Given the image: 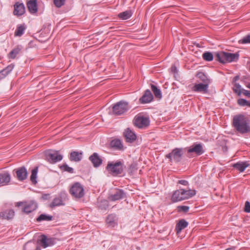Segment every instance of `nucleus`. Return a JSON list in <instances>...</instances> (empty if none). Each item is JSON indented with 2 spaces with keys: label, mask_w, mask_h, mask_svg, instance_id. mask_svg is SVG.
I'll use <instances>...</instances> for the list:
<instances>
[{
  "label": "nucleus",
  "mask_w": 250,
  "mask_h": 250,
  "mask_svg": "<svg viewBox=\"0 0 250 250\" xmlns=\"http://www.w3.org/2000/svg\"><path fill=\"white\" fill-rule=\"evenodd\" d=\"M196 77L199 78L203 83H207L209 85L211 83V80L203 72H197Z\"/></svg>",
  "instance_id": "a878e982"
},
{
  "label": "nucleus",
  "mask_w": 250,
  "mask_h": 250,
  "mask_svg": "<svg viewBox=\"0 0 250 250\" xmlns=\"http://www.w3.org/2000/svg\"><path fill=\"white\" fill-rule=\"evenodd\" d=\"M162 232L164 233L162 236H158L157 238H158L159 239H162L163 240H165L167 237L168 236V232L167 231L166 229H164L162 231Z\"/></svg>",
  "instance_id": "a18cd8bd"
},
{
  "label": "nucleus",
  "mask_w": 250,
  "mask_h": 250,
  "mask_svg": "<svg viewBox=\"0 0 250 250\" xmlns=\"http://www.w3.org/2000/svg\"><path fill=\"white\" fill-rule=\"evenodd\" d=\"M126 142L132 143L136 139V135L129 128L126 129L124 133Z\"/></svg>",
  "instance_id": "a211bd4d"
},
{
  "label": "nucleus",
  "mask_w": 250,
  "mask_h": 250,
  "mask_svg": "<svg viewBox=\"0 0 250 250\" xmlns=\"http://www.w3.org/2000/svg\"><path fill=\"white\" fill-rule=\"evenodd\" d=\"M25 29L26 26L24 24L18 25L17 28L15 32V36L21 37L24 33Z\"/></svg>",
  "instance_id": "c85d7f7f"
},
{
  "label": "nucleus",
  "mask_w": 250,
  "mask_h": 250,
  "mask_svg": "<svg viewBox=\"0 0 250 250\" xmlns=\"http://www.w3.org/2000/svg\"><path fill=\"white\" fill-rule=\"evenodd\" d=\"M14 6L13 14L14 15L20 16L22 15L25 13V7L22 3L17 2Z\"/></svg>",
  "instance_id": "2eb2a0df"
},
{
  "label": "nucleus",
  "mask_w": 250,
  "mask_h": 250,
  "mask_svg": "<svg viewBox=\"0 0 250 250\" xmlns=\"http://www.w3.org/2000/svg\"><path fill=\"white\" fill-rule=\"evenodd\" d=\"M185 151L187 152V156L192 158L194 154L200 156L205 152L203 145L201 143H195L189 147L184 148Z\"/></svg>",
  "instance_id": "20e7f679"
},
{
  "label": "nucleus",
  "mask_w": 250,
  "mask_h": 250,
  "mask_svg": "<svg viewBox=\"0 0 250 250\" xmlns=\"http://www.w3.org/2000/svg\"><path fill=\"white\" fill-rule=\"evenodd\" d=\"M179 212H187L189 210V208L186 206H179L177 207Z\"/></svg>",
  "instance_id": "37998d69"
},
{
  "label": "nucleus",
  "mask_w": 250,
  "mask_h": 250,
  "mask_svg": "<svg viewBox=\"0 0 250 250\" xmlns=\"http://www.w3.org/2000/svg\"><path fill=\"white\" fill-rule=\"evenodd\" d=\"M129 109L128 103L125 101L117 102L112 106V114L114 115H121Z\"/></svg>",
  "instance_id": "423d86ee"
},
{
  "label": "nucleus",
  "mask_w": 250,
  "mask_h": 250,
  "mask_svg": "<svg viewBox=\"0 0 250 250\" xmlns=\"http://www.w3.org/2000/svg\"><path fill=\"white\" fill-rule=\"evenodd\" d=\"M215 60L221 63L236 62L239 57L238 52L231 53L224 51H220L215 53Z\"/></svg>",
  "instance_id": "f03ea898"
},
{
  "label": "nucleus",
  "mask_w": 250,
  "mask_h": 250,
  "mask_svg": "<svg viewBox=\"0 0 250 250\" xmlns=\"http://www.w3.org/2000/svg\"><path fill=\"white\" fill-rule=\"evenodd\" d=\"M9 73L7 72L5 69H3L0 72V78H3L7 76Z\"/></svg>",
  "instance_id": "09e8293b"
},
{
  "label": "nucleus",
  "mask_w": 250,
  "mask_h": 250,
  "mask_svg": "<svg viewBox=\"0 0 250 250\" xmlns=\"http://www.w3.org/2000/svg\"><path fill=\"white\" fill-rule=\"evenodd\" d=\"M69 192L73 197L80 199L84 195L83 186L79 183H74L69 189Z\"/></svg>",
  "instance_id": "0eeeda50"
},
{
  "label": "nucleus",
  "mask_w": 250,
  "mask_h": 250,
  "mask_svg": "<svg viewBox=\"0 0 250 250\" xmlns=\"http://www.w3.org/2000/svg\"><path fill=\"white\" fill-rule=\"evenodd\" d=\"M23 250H41L34 243L28 242L24 246Z\"/></svg>",
  "instance_id": "c756f323"
},
{
  "label": "nucleus",
  "mask_w": 250,
  "mask_h": 250,
  "mask_svg": "<svg viewBox=\"0 0 250 250\" xmlns=\"http://www.w3.org/2000/svg\"><path fill=\"white\" fill-rule=\"evenodd\" d=\"M89 159L94 167H98L102 164V160L97 153H94L89 157Z\"/></svg>",
  "instance_id": "5701e85b"
},
{
  "label": "nucleus",
  "mask_w": 250,
  "mask_h": 250,
  "mask_svg": "<svg viewBox=\"0 0 250 250\" xmlns=\"http://www.w3.org/2000/svg\"><path fill=\"white\" fill-rule=\"evenodd\" d=\"M61 169L62 170L68 172L70 173H72L74 172V169L73 168L69 167L66 164H63L62 166L60 167Z\"/></svg>",
  "instance_id": "a19ab883"
},
{
  "label": "nucleus",
  "mask_w": 250,
  "mask_h": 250,
  "mask_svg": "<svg viewBox=\"0 0 250 250\" xmlns=\"http://www.w3.org/2000/svg\"><path fill=\"white\" fill-rule=\"evenodd\" d=\"M17 179L21 181L26 179L27 177L28 173L26 168L24 167H20L16 171Z\"/></svg>",
  "instance_id": "dca6fc26"
},
{
  "label": "nucleus",
  "mask_w": 250,
  "mask_h": 250,
  "mask_svg": "<svg viewBox=\"0 0 250 250\" xmlns=\"http://www.w3.org/2000/svg\"><path fill=\"white\" fill-rule=\"evenodd\" d=\"M65 0H54V4L57 7H60L64 4Z\"/></svg>",
  "instance_id": "c03bdc74"
},
{
  "label": "nucleus",
  "mask_w": 250,
  "mask_h": 250,
  "mask_svg": "<svg viewBox=\"0 0 250 250\" xmlns=\"http://www.w3.org/2000/svg\"><path fill=\"white\" fill-rule=\"evenodd\" d=\"M152 90L155 96H156V86L152 84L151 85Z\"/></svg>",
  "instance_id": "5fc2aeb1"
},
{
  "label": "nucleus",
  "mask_w": 250,
  "mask_h": 250,
  "mask_svg": "<svg viewBox=\"0 0 250 250\" xmlns=\"http://www.w3.org/2000/svg\"><path fill=\"white\" fill-rule=\"evenodd\" d=\"M158 232H159L160 233H162V232H161V230H159V231H158Z\"/></svg>",
  "instance_id": "bf43d9fd"
},
{
  "label": "nucleus",
  "mask_w": 250,
  "mask_h": 250,
  "mask_svg": "<svg viewBox=\"0 0 250 250\" xmlns=\"http://www.w3.org/2000/svg\"><path fill=\"white\" fill-rule=\"evenodd\" d=\"M202 58L205 61L210 62L213 60V55L211 52L207 51L203 54Z\"/></svg>",
  "instance_id": "f704fd0d"
},
{
  "label": "nucleus",
  "mask_w": 250,
  "mask_h": 250,
  "mask_svg": "<svg viewBox=\"0 0 250 250\" xmlns=\"http://www.w3.org/2000/svg\"><path fill=\"white\" fill-rule=\"evenodd\" d=\"M14 66L13 65H8L7 67H6L4 69L7 71L8 73H10L13 69Z\"/></svg>",
  "instance_id": "603ef678"
},
{
  "label": "nucleus",
  "mask_w": 250,
  "mask_h": 250,
  "mask_svg": "<svg viewBox=\"0 0 250 250\" xmlns=\"http://www.w3.org/2000/svg\"><path fill=\"white\" fill-rule=\"evenodd\" d=\"M125 193L122 189H116L108 197V199L112 201H115L125 198Z\"/></svg>",
  "instance_id": "f8f14e48"
},
{
  "label": "nucleus",
  "mask_w": 250,
  "mask_h": 250,
  "mask_svg": "<svg viewBox=\"0 0 250 250\" xmlns=\"http://www.w3.org/2000/svg\"><path fill=\"white\" fill-rule=\"evenodd\" d=\"M232 125L240 133L245 134L250 132L249 120L243 115L235 116L233 118Z\"/></svg>",
  "instance_id": "f257e3e1"
},
{
  "label": "nucleus",
  "mask_w": 250,
  "mask_h": 250,
  "mask_svg": "<svg viewBox=\"0 0 250 250\" xmlns=\"http://www.w3.org/2000/svg\"><path fill=\"white\" fill-rule=\"evenodd\" d=\"M233 92L237 94L238 96H240L242 92L241 85L238 83H234L232 87Z\"/></svg>",
  "instance_id": "c9c22d12"
},
{
  "label": "nucleus",
  "mask_w": 250,
  "mask_h": 250,
  "mask_svg": "<svg viewBox=\"0 0 250 250\" xmlns=\"http://www.w3.org/2000/svg\"><path fill=\"white\" fill-rule=\"evenodd\" d=\"M132 16V12L130 10H127L119 14V17L122 20H127Z\"/></svg>",
  "instance_id": "7c9ffc66"
},
{
  "label": "nucleus",
  "mask_w": 250,
  "mask_h": 250,
  "mask_svg": "<svg viewBox=\"0 0 250 250\" xmlns=\"http://www.w3.org/2000/svg\"><path fill=\"white\" fill-rule=\"evenodd\" d=\"M61 205H63L62 200L60 198H55L53 199L52 202L50 204V207L52 208Z\"/></svg>",
  "instance_id": "e433bc0d"
},
{
  "label": "nucleus",
  "mask_w": 250,
  "mask_h": 250,
  "mask_svg": "<svg viewBox=\"0 0 250 250\" xmlns=\"http://www.w3.org/2000/svg\"><path fill=\"white\" fill-rule=\"evenodd\" d=\"M21 206H23L22 211L27 214L35 210L37 208V204L33 201L20 202L16 203V206L19 207Z\"/></svg>",
  "instance_id": "1a4fd4ad"
},
{
  "label": "nucleus",
  "mask_w": 250,
  "mask_h": 250,
  "mask_svg": "<svg viewBox=\"0 0 250 250\" xmlns=\"http://www.w3.org/2000/svg\"><path fill=\"white\" fill-rule=\"evenodd\" d=\"M236 249V247L233 246V247H231L230 248H228V249H226V250H235Z\"/></svg>",
  "instance_id": "4d7b16f0"
},
{
  "label": "nucleus",
  "mask_w": 250,
  "mask_h": 250,
  "mask_svg": "<svg viewBox=\"0 0 250 250\" xmlns=\"http://www.w3.org/2000/svg\"><path fill=\"white\" fill-rule=\"evenodd\" d=\"M136 170L137 167L136 164H132L130 166L129 168V171L130 173H133Z\"/></svg>",
  "instance_id": "de8ad7c7"
},
{
  "label": "nucleus",
  "mask_w": 250,
  "mask_h": 250,
  "mask_svg": "<svg viewBox=\"0 0 250 250\" xmlns=\"http://www.w3.org/2000/svg\"><path fill=\"white\" fill-rule=\"evenodd\" d=\"M239 79V76L238 75H237L235 76L232 80V83L234 84V83H236V82Z\"/></svg>",
  "instance_id": "6e6d98bb"
},
{
  "label": "nucleus",
  "mask_w": 250,
  "mask_h": 250,
  "mask_svg": "<svg viewBox=\"0 0 250 250\" xmlns=\"http://www.w3.org/2000/svg\"><path fill=\"white\" fill-rule=\"evenodd\" d=\"M185 193L184 189L183 188L174 191L171 196V201L175 203L186 200Z\"/></svg>",
  "instance_id": "9b49d317"
},
{
  "label": "nucleus",
  "mask_w": 250,
  "mask_h": 250,
  "mask_svg": "<svg viewBox=\"0 0 250 250\" xmlns=\"http://www.w3.org/2000/svg\"><path fill=\"white\" fill-rule=\"evenodd\" d=\"M83 157L82 152L73 151L70 153L69 160L71 161L78 162L80 161Z\"/></svg>",
  "instance_id": "b1692460"
},
{
  "label": "nucleus",
  "mask_w": 250,
  "mask_h": 250,
  "mask_svg": "<svg viewBox=\"0 0 250 250\" xmlns=\"http://www.w3.org/2000/svg\"><path fill=\"white\" fill-rule=\"evenodd\" d=\"M247 87L250 89V83H249L247 85Z\"/></svg>",
  "instance_id": "13d9d810"
},
{
  "label": "nucleus",
  "mask_w": 250,
  "mask_h": 250,
  "mask_svg": "<svg viewBox=\"0 0 250 250\" xmlns=\"http://www.w3.org/2000/svg\"><path fill=\"white\" fill-rule=\"evenodd\" d=\"M184 151V148L176 147L172 149L170 153L167 154L166 157L168 159L170 162L179 163L182 159Z\"/></svg>",
  "instance_id": "39448f33"
},
{
  "label": "nucleus",
  "mask_w": 250,
  "mask_h": 250,
  "mask_svg": "<svg viewBox=\"0 0 250 250\" xmlns=\"http://www.w3.org/2000/svg\"><path fill=\"white\" fill-rule=\"evenodd\" d=\"M238 42L241 44L250 43V34L244 37L239 41Z\"/></svg>",
  "instance_id": "79ce46f5"
},
{
  "label": "nucleus",
  "mask_w": 250,
  "mask_h": 250,
  "mask_svg": "<svg viewBox=\"0 0 250 250\" xmlns=\"http://www.w3.org/2000/svg\"><path fill=\"white\" fill-rule=\"evenodd\" d=\"M170 70L171 72L173 74L174 77L176 80H177L180 78V76L178 74V70L175 65H172L170 68Z\"/></svg>",
  "instance_id": "ea45409f"
},
{
  "label": "nucleus",
  "mask_w": 250,
  "mask_h": 250,
  "mask_svg": "<svg viewBox=\"0 0 250 250\" xmlns=\"http://www.w3.org/2000/svg\"><path fill=\"white\" fill-rule=\"evenodd\" d=\"M237 104L241 106H247L250 107V101H248L244 99H239L237 100Z\"/></svg>",
  "instance_id": "58836bf2"
},
{
  "label": "nucleus",
  "mask_w": 250,
  "mask_h": 250,
  "mask_svg": "<svg viewBox=\"0 0 250 250\" xmlns=\"http://www.w3.org/2000/svg\"><path fill=\"white\" fill-rule=\"evenodd\" d=\"M243 94L248 98H250V91H248L244 89H242V92Z\"/></svg>",
  "instance_id": "3c124183"
},
{
  "label": "nucleus",
  "mask_w": 250,
  "mask_h": 250,
  "mask_svg": "<svg viewBox=\"0 0 250 250\" xmlns=\"http://www.w3.org/2000/svg\"><path fill=\"white\" fill-rule=\"evenodd\" d=\"M188 222L185 219H181L177 223L175 227V231L177 233H180L181 230L186 228L188 226Z\"/></svg>",
  "instance_id": "393cba45"
},
{
  "label": "nucleus",
  "mask_w": 250,
  "mask_h": 250,
  "mask_svg": "<svg viewBox=\"0 0 250 250\" xmlns=\"http://www.w3.org/2000/svg\"><path fill=\"white\" fill-rule=\"evenodd\" d=\"M46 159L50 163H55L62 159V156L58 151L49 150L45 153Z\"/></svg>",
  "instance_id": "6e6552de"
},
{
  "label": "nucleus",
  "mask_w": 250,
  "mask_h": 250,
  "mask_svg": "<svg viewBox=\"0 0 250 250\" xmlns=\"http://www.w3.org/2000/svg\"><path fill=\"white\" fill-rule=\"evenodd\" d=\"M27 7L31 13L34 14L36 13L38 11L37 0H28L27 2Z\"/></svg>",
  "instance_id": "aec40b11"
},
{
  "label": "nucleus",
  "mask_w": 250,
  "mask_h": 250,
  "mask_svg": "<svg viewBox=\"0 0 250 250\" xmlns=\"http://www.w3.org/2000/svg\"><path fill=\"white\" fill-rule=\"evenodd\" d=\"M124 162L118 160L116 162H109L106 166V169L109 173L115 176L121 174L123 172Z\"/></svg>",
  "instance_id": "7ed1b4c3"
},
{
  "label": "nucleus",
  "mask_w": 250,
  "mask_h": 250,
  "mask_svg": "<svg viewBox=\"0 0 250 250\" xmlns=\"http://www.w3.org/2000/svg\"><path fill=\"white\" fill-rule=\"evenodd\" d=\"M249 164L247 162H239L232 165V167L239 170L240 172H243L248 167Z\"/></svg>",
  "instance_id": "4be33fe9"
},
{
  "label": "nucleus",
  "mask_w": 250,
  "mask_h": 250,
  "mask_svg": "<svg viewBox=\"0 0 250 250\" xmlns=\"http://www.w3.org/2000/svg\"><path fill=\"white\" fill-rule=\"evenodd\" d=\"M21 49L17 47L13 49L9 54V57L11 59H15L16 56L20 53Z\"/></svg>",
  "instance_id": "4c0bfd02"
},
{
  "label": "nucleus",
  "mask_w": 250,
  "mask_h": 250,
  "mask_svg": "<svg viewBox=\"0 0 250 250\" xmlns=\"http://www.w3.org/2000/svg\"><path fill=\"white\" fill-rule=\"evenodd\" d=\"M149 124V120L147 117L138 115L135 117L134 125L139 128H144Z\"/></svg>",
  "instance_id": "9d476101"
},
{
  "label": "nucleus",
  "mask_w": 250,
  "mask_h": 250,
  "mask_svg": "<svg viewBox=\"0 0 250 250\" xmlns=\"http://www.w3.org/2000/svg\"><path fill=\"white\" fill-rule=\"evenodd\" d=\"M38 168V167H35L32 170L31 175L30 176V180L33 184H36L37 183L36 178L37 176Z\"/></svg>",
  "instance_id": "72a5a7b5"
},
{
  "label": "nucleus",
  "mask_w": 250,
  "mask_h": 250,
  "mask_svg": "<svg viewBox=\"0 0 250 250\" xmlns=\"http://www.w3.org/2000/svg\"><path fill=\"white\" fill-rule=\"evenodd\" d=\"M107 223L112 227L117 224L116 216L114 214L109 215L106 218Z\"/></svg>",
  "instance_id": "cd10ccee"
},
{
  "label": "nucleus",
  "mask_w": 250,
  "mask_h": 250,
  "mask_svg": "<svg viewBox=\"0 0 250 250\" xmlns=\"http://www.w3.org/2000/svg\"><path fill=\"white\" fill-rule=\"evenodd\" d=\"M153 99V96L151 91L147 89L145 91L142 96L139 99L140 103L142 104H148L150 103Z\"/></svg>",
  "instance_id": "4468645a"
},
{
  "label": "nucleus",
  "mask_w": 250,
  "mask_h": 250,
  "mask_svg": "<svg viewBox=\"0 0 250 250\" xmlns=\"http://www.w3.org/2000/svg\"><path fill=\"white\" fill-rule=\"evenodd\" d=\"M11 176L8 172H5L0 173V185L4 186L10 182Z\"/></svg>",
  "instance_id": "6ab92c4d"
},
{
  "label": "nucleus",
  "mask_w": 250,
  "mask_h": 250,
  "mask_svg": "<svg viewBox=\"0 0 250 250\" xmlns=\"http://www.w3.org/2000/svg\"><path fill=\"white\" fill-rule=\"evenodd\" d=\"M15 215V212L13 209H8L0 213V217L3 219L10 220Z\"/></svg>",
  "instance_id": "412c9836"
},
{
  "label": "nucleus",
  "mask_w": 250,
  "mask_h": 250,
  "mask_svg": "<svg viewBox=\"0 0 250 250\" xmlns=\"http://www.w3.org/2000/svg\"><path fill=\"white\" fill-rule=\"evenodd\" d=\"M244 211L246 212H250V203L249 201H246L245 205Z\"/></svg>",
  "instance_id": "49530a36"
},
{
  "label": "nucleus",
  "mask_w": 250,
  "mask_h": 250,
  "mask_svg": "<svg viewBox=\"0 0 250 250\" xmlns=\"http://www.w3.org/2000/svg\"><path fill=\"white\" fill-rule=\"evenodd\" d=\"M52 219V216L49 215H46L45 214H41L37 218V222H41L42 221H51Z\"/></svg>",
  "instance_id": "2f4dec72"
},
{
  "label": "nucleus",
  "mask_w": 250,
  "mask_h": 250,
  "mask_svg": "<svg viewBox=\"0 0 250 250\" xmlns=\"http://www.w3.org/2000/svg\"><path fill=\"white\" fill-rule=\"evenodd\" d=\"M39 241L41 246L44 248L51 246L55 243V239L53 238H47L44 235H42L40 236Z\"/></svg>",
  "instance_id": "ddd939ff"
},
{
  "label": "nucleus",
  "mask_w": 250,
  "mask_h": 250,
  "mask_svg": "<svg viewBox=\"0 0 250 250\" xmlns=\"http://www.w3.org/2000/svg\"><path fill=\"white\" fill-rule=\"evenodd\" d=\"M177 184H181L184 186H188V181L185 180H181L178 181Z\"/></svg>",
  "instance_id": "8fccbe9b"
},
{
  "label": "nucleus",
  "mask_w": 250,
  "mask_h": 250,
  "mask_svg": "<svg viewBox=\"0 0 250 250\" xmlns=\"http://www.w3.org/2000/svg\"><path fill=\"white\" fill-rule=\"evenodd\" d=\"M111 146L118 150H122L123 148V145L121 141L119 139H115L112 140L110 143Z\"/></svg>",
  "instance_id": "bb28decb"
},
{
  "label": "nucleus",
  "mask_w": 250,
  "mask_h": 250,
  "mask_svg": "<svg viewBox=\"0 0 250 250\" xmlns=\"http://www.w3.org/2000/svg\"><path fill=\"white\" fill-rule=\"evenodd\" d=\"M208 85L203 83L196 84L192 88V91L207 93L208 92Z\"/></svg>",
  "instance_id": "f3484780"
},
{
  "label": "nucleus",
  "mask_w": 250,
  "mask_h": 250,
  "mask_svg": "<svg viewBox=\"0 0 250 250\" xmlns=\"http://www.w3.org/2000/svg\"><path fill=\"white\" fill-rule=\"evenodd\" d=\"M162 98L161 91L160 89L157 88V99H160Z\"/></svg>",
  "instance_id": "864d4df0"
},
{
  "label": "nucleus",
  "mask_w": 250,
  "mask_h": 250,
  "mask_svg": "<svg viewBox=\"0 0 250 250\" xmlns=\"http://www.w3.org/2000/svg\"><path fill=\"white\" fill-rule=\"evenodd\" d=\"M185 196L186 199H188L194 196L196 194V190L194 189H190L188 188V189H184Z\"/></svg>",
  "instance_id": "473e14b6"
}]
</instances>
